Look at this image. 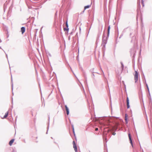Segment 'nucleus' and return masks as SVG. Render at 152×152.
Listing matches in <instances>:
<instances>
[{"instance_id": "33", "label": "nucleus", "mask_w": 152, "mask_h": 152, "mask_svg": "<svg viewBox=\"0 0 152 152\" xmlns=\"http://www.w3.org/2000/svg\"><path fill=\"white\" fill-rule=\"evenodd\" d=\"M137 14H139V11H137Z\"/></svg>"}, {"instance_id": "25", "label": "nucleus", "mask_w": 152, "mask_h": 152, "mask_svg": "<svg viewBox=\"0 0 152 152\" xmlns=\"http://www.w3.org/2000/svg\"><path fill=\"white\" fill-rule=\"evenodd\" d=\"M147 88V89L149 93V89L148 87V88Z\"/></svg>"}, {"instance_id": "31", "label": "nucleus", "mask_w": 152, "mask_h": 152, "mask_svg": "<svg viewBox=\"0 0 152 152\" xmlns=\"http://www.w3.org/2000/svg\"><path fill=\"white\" fill-rule=\"evenodd\" d=\"M84 77H85V78L86 79V76H84Z\"/></svg>"}, {"instance_id": "22", "label": "nucleus", "mask_w": 152, "mask_h": 152, "mask_svg": "<svg viewBox=\"0 0 152 152\" xmlns=\"http://www.w3.org/2000/svg\"><path fill=\"white\" fill-rule=\"evenodd\" d=\"M141 3H142V4L143 6H144V5H143V1L142 0Z\"/></svg>"}, {"instance_id": "10", "label": "nucleus", "mask_w": 152, "mask_h": 152, "mask_svg": "<svg viewBox=\"0 0 152 152\" xmlns=\"http://www.w3.org/2000/svg\"><path fill=\"white\" fill-rule=\"evenodd\" d=\"M65 106L67 115H68L69 113V108L66 105H65Z\"/></svg>"}, {"instance_id": "34", "label": "nucleus", "mask_w": 152, "mask_h": 152, "mask_svg": "<svg viewBox=\"0 0 152 152\" xmlns=\"http://www.w3.org/2000/svg\"><path fill=\"white\" fill-rule=\"evenodd\" d=\"M92 75L94 76V74H92Z\"/></svg>"}, {"instance_id": "37", "label": "nucleus", "mask_w": 152, "mask_h": 152, "mask_svg": "<svg viewBox=\"0 0 152 152\" xmlns=\"http://www.w3.org/2000/svg\"><path fill=\"white\" fill-rule=\"evenodd\" d=\"M0 49H1V47H0Z\"/></svg>"}, {"instance_id": "17", "label": "nucleus", "mask_w": 152, "mask_h": 152, "mask_svg": "<svg viewBox=\"0 0 152 152\" xmlns=\"http://www.w3.org/2000/svg\"><path fill=\"white\" fill-rule=\"evenodd\" d=\"M11 81H12V90H13V84L12 83V75H11Z\"/></svg>"}, {"instance_id": "8", "label": "nucleus", "mask_w": 152, "mask_h": 152, "mask_svg": "<svg viewBox=\"0 0 152 152\" xmlns=\"http://www.w3.org/2000/svg\"><path fill=\"white\" fill-rule=\"evenodd\" d=\"M121 69H120V72L118 73L119 74H121L122 73V71L124 69V65L123 63L121 62Z\"/></svg>"}, {"instance_id": "14", "label": "nucleus", "mask_w": 152, "mask_h": 152, "mask_svg": "<svg viewBox=\"0 0 152 152\" xmlns=\"http://www.w3.org/2000/svg\"><path fill=\"white\" fill-rule=\"evenodd\" d=\"M14 141V139H12V140H11L10 142H9V144L10 145H12V144L13 143V142Z\"/></svg>"}, {"instance_id": "15", "label": "nucleus", "mask_w": 152, "mask_h": 152, "mask_svg": "<svg viewBox=\"0 0 152 152\" xmlns=\"http://www.w3.org/2000/svg\"><path fill=\"white\" fill-rule=\"evenodd\" d=\"M91 5H87L86 6L84 7V9L85 10H86L87 9L89 8V7L91 6Z\"/></svg>"}, {"instance_id": "12", "label": "nucleus", "mask_w": 152, "mask_h": 152, "mask_svg": "<svg viewBox=\"0 0 152 152\" xmlns=\"http://www.w3.org/2000/svg\"><path fill=\"white\" fill-rule=\"evenodd\" d=\"M21 31L22 32V33L23 34L25 31V28L24 27H22L21 28Z\"/></svg>"}, {"instance_id": "30", "label": "nucleus", "mask_w": 152, "mask_h": 152, "mask_svg": "<svg viewBox=\"0 0 152 152\" xmlns=\"http://www.w3.org/2000/svg\"><path fill=\"white\" fill-rule=\"evenodd\" d=\"M100 69H101V70L102 71V72H103V71H102V68H101V67H100Z\"/></svg>"}, {"instance_id": "27", "label": "nucleus", "mask_w": 152, "mask_h": 152, "mask_svg": "<svg viewBox=\"0 0 152 152\" xmlns=\"http://www.w3.org/2000/svg\"><path fill=\"white\" fill-rule=\"evenodd\" d=\"M146 87L147 88H148V85L147 84H146Z\"/></svg>"}, {"instance_id": "36", "label": "nucleus", "mask_w": 152, "mask_h": 152, "mask_svg": "<svg viewBox=\"0 0 152 152\" xmlns=\"http://www.w3.org/2000/svg\"><path fill=\"white\" fill-rule=\"evenodd\" d=\"M51 139H53V138L52 137H51Z\"/></svg>"}, {"instance_id": "18", "label": "nucleus", "mask_w": 152, "mask_h": 152, "mask_svg": "<svg viewBox=\"0 0 152 152\" xmlns=\"http://www.w3.org/2000/svg\"><path fill=\"white\" fill-rule=\"evenodd\" d=\"M72 129H73V132L74 134L75 135V132H74V127H73V126L72 125Z\"/></svg>"}, {"instance_id": "29", "label": "nucleus", "mask_w": 152, "mask_h": 152, "mask_svg": "<svg viewBox=\"0 0 152 152\" xmlns=\"http://www.w3.org/2000/svg\"><path fill=\"white\" fill-rule=\"evenodd\" d=\"M84 11H85V10H83V12H82V13H84Z\"/></svg>"}, {"instance_id": "11", "label": "nucleus", "mask_w": 152, "mask_h": 152, "mask_svg": "<svg viewBox=\"0 0 152 152\" xmlns=\"http://www.w3.org/2000/svg\"><path fill=\"white\" fill-rule=\"evenodd\" d=\"M128 136H129V140L130 141V143L131 144V145H132V147H133V144L132 142V138H131V135H130V134H129Z\"/></svg>"}, {"instance_id": "7", "label": "nucleus", "mask_w": 152, "mask_h": 152, "mask_svg": "<svg viewBox=\"0 0 152 152\" xmlns=\"http://www.w3.org/2000/svg\"><path fill=\"white\" fill-rule=\"evenodd\" d=\"M117 126L116 127H112V128L111 129H109L108 130V132H111L112 131H115L117 129Z\"/></svg>"}, {"instance_id": "9", "label": "nucleus", "mask_w": 152, "mask_h": 152, "mask_svg": "<svg viewBox=\"0 0 152 152\" xmlns=\"http://www.w3.org/2000/svg\"><path fill=\"white\" fill-rule=\"evenodd\" d=\"M126 103H127V108L128 109L130 107L129 103V98L128 97H127L126 99Z\"/></svg>"}, {"instance_id": "26", "label": "nucleus", "mask_w": 152, "mask_h": 152, "mask_svg": "<svg viewBox=\"0 0 152 152\" xmlns=\"http://www.w3.org/2000/svg\"><path fill=\"white\" fill-rule=\"evenodd\" d=\"M10 12V10H9L8 11V15H7V16H8V14Z\"/></svg>"}, {"instance_id": "5", "label": "nucleus", "mask_w": 152, "mask_h": 152, "mask_svg": "<svg viewBox=\"0 0 152 152\" xmlns=\"http://www.w3.org/2000/svg\"><path fill=\"white\" fill-rule=\"evenodd\" d=\"M73 148H74L75 151V152H78L77 150V148L76 145L75 143V141H73Z\"/></svg>"}, {"instance_id": "3", "label": "nucleus", "mask_w": 152, "mask_h": 152, "mask_svg": "<svg viewBox=\"0 0 152 152\" xmlns=\"http://www.w3.org/2000/svg\"><path fill=\"white\" fill-rule=\"evenodd\" d=\"M134 78L135 82L136 83L138 80V73L136 71L135 72Z\"/></svg>"}, {"instance_id": "21", "label": "nucleus", "mask_w": 152, "mask_h": 152, "mask_svg": "<svg viewBox=\"0 0 152 152\" xmlns=\"http://www.w3.org/2000/svg\"><path fill=\"white\" fill-rule=\"evenodd\" d=\"M4 52H5V54H6V57L7 58H8V56H7V55L5 53V52L4 50Z\"/></svg>"}, {"instance_id": "23", "label": "nucleus", "mask_w": 152, "mask_h": 152, "mask_svg": "<svg viewBox=\"0 0 152 152\" xmlns=\"http://www.w3.org/2000/svg\"><path fill=\"white\" fill-rule=\"evenodd\" d=\"M98 128H96L95 131H97L98 130Z\"/></svg>"}, {"instance_id": "24", "label": "nucleus", "mask_w": 152, "mask_h": 152, "mask_svg": "<svg viewBox=\"0 0 152 152\" xmlns=\"http://www.w3.org/2000/svg\"><path fill=\"white\" fill-rule=\"evenodd\" d=\"M147 88V89L149 93V89L148 87V88Z\"/></svg>"}, {"instance_id": "19", "label": "nucleus", "mask_w": 152, "mask_h": 152, "mask_svg": "<svg viewBox=\"0 0 152 152\" xmlns=\"http://www.w3.org/2000/svg\"><path fill=\"white\" fill-rule=\"evenodd\" d=\"M126 114L125 115V121H127V118H126ZM126 123H127V122H126Z\"/></svg>"}, {"instance_id": "32", "label": "nucleus", "mask_w": 152, "mask_h": 152, "mask_svg": "<svg viewBox=\"0 0 152 152\" xmlns=\"http://www.w3.org/2000/svg\"><path fill=\"white\" fill-rule=\"evenodd\" d=\"M152 102H151V100L149 102V103H151Z\"/></svg>"}, {"instance_id": "2", "label": "nucleus", "mask_w": 152, "mask_h": 152, "mask_svg": "<svg viewBox=\"0 0 152 152\" xmlns=\"http://www.w3.org/2000/svg\"><path fill=\"white\" fill-rule=\"evenodd\" d=\"M102 119L103 120V122L102 124L104 126L110 125V121L109 118L108 117H104Z\"/></svg>"}, {"instance_id": "1", "label": "nucleus", "mask_w": 152, "mask_h": 152, "mask_svg": "<svg viewBox=\"0 0 152 152\" xmlns=\"http://www.w3.org/2000/svg\"><path fill=\"white\" fill-rule=\"evenodd\" d=\"M110 26H109L108 27L107 29V36H106V34L105 32L104 31L103 36H102V48H104L105 47V45L107 42V38L109 36L110 31Z\"/></svg>"}, {"instance_id": "20", "label": "nucleus", "mask_w": 152, "mask_h": 152, "mask_svg": "<svg viewBox=\"0 0 152 152\" xmlns=\"http://www.w3.org/2000/svg\"><path fill=\"white\" fill-rule=\"evenodd\" d=\"M112 134L115 135L116 134V133L115 132H114L112 133Z\"/></svg>"}, {"instance_id": "6", "label": "nucleus", "mask_w": 152, "mask_h": 152, "mask_svg": "<svg viewBox=\"0 0 152 152\" xmlns=\"http://www.w3.org/2000/svg\"><path fill=\"white\" fill-rule=\"evenodd\" d=\"M65 23H66V28H64V31H68L69 30V28H68V21H67V20L66 21V22Z\"/></svg>"}, {"instance_id": "13", "label": "nucleus", "mask_w": 152, "mask_h": 152, "mask_svg": "<svg viewBox=\"0 0 152 152\" xmlns=\"http://www.w3.org/2000/svg\"><path fill=\"white\" fill-rule=\"evenodd\" d=\"M8 113H9V112H8V111L6 113H5V114L4 115V116L3 118H2L3 119V118H6L7 117V116H8Z\"/></svg>"}, {"instance_id": "28", "label": "nucleus", "mask_w": 152, "mask_h": 152, "mask_svg": "<svg viewBox=\"0 0 152 152\" xmlns=\"http://www.w3.org/2000/svg\"><path fill=\"white\" fill-rule=\"evenodd\" d=\"M108 89H109V93H110V90H109V86H108Z\"/></svg>"}, {"instance_id": "4", "label": "nucleus", "mask_w": 152, "mask_h": 152, "mask_svg": "<svg viewBox=\"0 0 152 152\" xmlns=\"http://www.w3.org/2000/svg\"><path fill=\"white\" fill-rule=\"evenodd\" d=\"M73 148H74L75 151V152H78L77 150V148L76 145L75 143V141H73Z\"/></svg>"}, {"instance_id": "16", "label": "nucleus", "mask_w": 152, "mask_h": 152, "mask_svg": "<svg viewBox=\"0 0 152 152\" xmlns=\"http://www.w3.org/2000/svg\"><path fill=\"white\" fill-rule=\"evenodd\" d=\"M49 122L48 123V127H47V132H46V134H48V131L49 128Z\"/></svg>"}, {"instance_id": "35", "label": "nucleus", "mask_w": 152, "mask_h": 152, "mask_svg": "<svg viewBox=\"0 0 152 152\" xmlns=\"http://www.w3.org/2000/svg\"><path fill=\"white\" fill-rule=\"evenodd\" d=\"M5 10H4V12H5Z\"/></svg>"}]
</instances>
